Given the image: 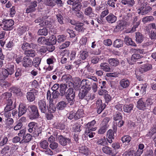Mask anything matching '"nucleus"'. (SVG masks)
Listing matches in <instances>:
<instances>
[{
    "label": "nucleus",
    "mask_w": 156,
    "mask_h": 156,
    "mask_svg": "<svg viewBox=\"0 0 156 156\" xmlns=\"http://www.w3.org/2000/svg\"><path fill=\"white\" fill-rule=\"evenodd\" d=\"M130 83V82L129 80L126 78L122 79L119 81L118 89L119 90L126 89L129 87Z\"/></svg>",
    "instance_id": "obj_8"
},
{
    "label": "nucleus",
    "mask_w": 156,
    "mask_h": 156,
    "mask_svg": "<svg viewBox=\"0 0 156 156\" xmlns=\"http://www.w3.org/2000/svg\"><path fill=\"white\" fill-rule=\"evenodd\" d=\"M139 10H140L138 12L139 14L144 15L151 11L152 10V8L149 6H147L144 7L143 9L142 8Z\"/></svg>",
    "instance_id": "obj_29"
},
{
    "label": "nucleus",
    "mask_w": 156,
    "mask_h": 156,
    "mask_svg": "<svg viewBox=\"0 0 156 156\" xmlns=\"http://www.w3.org/2000/svg\"><path fill=\"white\" fill-rule=\"evenodd\" d=\"M80 85L81 89L89 91L92 87L91 81L88 80H83L81 81Z\"/></svg>",
    "instance_id": "obj_11"
},
{
    "label": "nucleus",
    "mask_w": 156,
    "mask_h": 156,
    "mask_svg": "<svg viewBox=\"0 0 156 156\" xmlns=\"http://www.w3.org/2000/svg\"><path fill=\"white\" fill-rule=\"evenodd\" d=\"M123 155L125 156H136L135 151L129 150L125 151Z\"/></svg>",
    "instance_id": "obj_61"
},
{
    "label": "nucleus",
    "mask_w": 156,
    "mask_h": 156,
    "mask_svg": "<svg viewBox=\"0 0 156 156\" xmlns=\"http://www.w3.org/2000/svg\"><path fill=\"white\" fill-rule=\"evenodd\" d=\"M123 41L120 39H116L113 43V46L115 48H119L123 47Z\"/></svg>",
    "instance_id": "obj_28"
},
{
    "label": "nucleus",
    "mask_w": 156,
    "mask_h": 156,
    "mask_svg": "<svg viewBox=\"0 0 156 156\" xmlns=\"http://www.w3.org/2000/svg\"><path fill=\"white\" fill-rule=\"evenodd\" d=\"M14 24V21L12 19H4L2 23H0V26H3V29L5 31L10 30L13 28V25Z\"/></svg>",
    "instance_id": "obj_5"
},
{
    "label": "nucleus",
    "mask_w": 156,
    "mask_h": 156,
    "mask_svg": "<svg viewBox=\"0 0 156 156\" xmlns=\"http://www.w3.org/2000/svg\"><path fill=\"white\" fill-rule=\"evenodd\" d=\"M155 133H156V124H154L151 127L149 132L146 135V136H152Z\"/></svg>",
    "instance_id": "obj_39"
},
{
    "label": "nucleus",
    "mask_w": 156,
    "mask_h": 156,
    "mask_svg": "<svg viewBox=\"0 0 156 156\" xmlns=\"http://www.w3.org/2000/svg\"><path fill=\"white\" fill-rule=\"evenodd\" d=\"M66 106V104L65 101H61L58 102L56 105L58 109L59 110H63Z\"/></svg>",
    "instance_id": "obj_47"
},
{
    "label": "nucleus",
    "mask_w": 156,
    "mask_h": 156,
    "mask_svg": "<svg viewBox=\"0 0 156 156\" xmlns=\"http://www.w3.org/2000/svg\"><path fill=\"white\" fill-rule=\"evenodd\" d=\"M149 36L151 40L154 41L156 39V32L154 30H151L149 33Z\"/></svg>",
    "instance_id": "obj_64"
},
{
    "label": "nucleus",
    "mask_w": 156,
    "mask_h": 156,
    "mask_svg": "<svg viewBox=\"0 0 156 156\" xmlns=\"http://www.w3.org/2000/svg\"><path fill=\"white\" fill-rule=\"evenodd\" d=\"M38 92V91L35 89L30 90V91L28 92L26 94V98L28 101L30 102L34 101Z\"/></svg>",
    "instance_id": "obj_10"
},
{
    "label": "nucleus",
    "mask_w": 156,
    "mask_h": 156,
    "mask_svg": "<svg viewBox=\"0 0 156 156\" xmlns=\"http://www.w3.org/2000/svg\"><path fill=\"white\" fill-rule=\"evenodd\" d=\"M121 2L124 5H127L128 6H133L134 4L133 0H122Z\"/></svg>",
    "instance_id": "obj_58"
},
{
    "label": "nucleus",
    "mask_w": 156,
    "mask_h": 156,
    "mask_svg": "<svg viewBox=\"0 0 156 156\" xmlns=\"http://www.w3.org/2000/svg\"><path fill=\"white\" fill-rule=\"evenodd\" d=\"M35 51L32 49L25 50L24 52V54L26 55L25 57H27V58L34 57L35 55Z\"/></svg>",
    "instance_id": "obj_42"
},
{
    "label": "nucleus",
    "mask_w": 156,
    "mask_h": 156,
    "mask_svg": "<svg viewBox=\"0 0 156 156\" xmlns=\"http://www.w3.org/2000/svg\"><path fill=\"white\" fill-rule=\"evenodd\" d=\"M72 8L73 12L80 11L81 9L82 5L81 2H79L75 5H73Z\"/></svg>",
    "instance_id": "obj_50"
},
{
    "label": "nucleus",
    "mask_w": 156,
    "mask_h": 156,
    "mask_svg": "<svg viewBox=\"0 0 156 156\" xmlns=\"http://www.w3.org/2000/svg\"><path fill=\"white\" fill-rule=\"evenodd\" d=\"M76 117V118L78 119L81 117L84 116V112L82 109H79L77 111L75 112Z\"/></svg>",
    "instance_id": "obj_60"
},
{
    "label": "nucleus",
    "mask_w": 156,
    "mask_h": 156,
    "mask_svg": "<svg viewBox=\"0 0 156 156\" xmlns=\"http://www.w3.org/2000/svg\"><path fill=\"white\" fill-rule=\"evenodd\" d=\"M48 143L46 140H42L40 143V147L43 150L46 149L48 147Z\"/></svg>",
    "instance_id": "obj_54"
},
{
    "label": "nucleus",
    "mask_w": 156,
    "mask_h": 156,
    "mask_svg": "<svg viewBox=\"0 0 156 156\" xmlns=\"http://www.w3.org/2000/svg\"><path fill=\"white\" fill-rule=\"evenodd\" d=\"M71 87L67 90L65 96L68 102L70 104V105H71L74 104L75 101V93L72 87Z\"/></svg>",
    "instance_id": "obj_3"
},
{
    "label": "nucleus",
    "mask_w": 156,
    "mask_h": 156,
    "mask_svg": "<svg viewBox=\"0 0 156 156\" xmlns=\"http://www.w3.org/2000/svg\"><path fill=\"white\" fill-rule=\"evenodd\" d=\"M9 91L16 94H18L21 91V90L20 87L13 86L10 87Z\"/></svg>",
    "instance_id": "obj_35"
},
{
    "label": "nucleus",
    "mask_w": 156,
    "mask_h": 156,
    "mask_svg": "<svg viewBox=\"0 0 156 156\" xmlns=\"http://www.w3.org/2000/svg\"><path fill=\"white\" fill-rule=\"evenodd\" d=\"M131 51L134 53L132 55L130 60H128V61L129 64L132 65L139 59L143 57L142 55H140L139 54H143L144 51L143 50L139 49L132 48L131 49Z\"/></svg>",
    "instance_id": "obj_1"
},
{
    "label": "nucleus",
    "mask_w": 156,
    "mask_h": 156,
    "mask_svg": "<svg viewBox=\"0 0 156 156\" xmlns=\"http://www.w3.org/2000/svg\"><path fill=\"white\" fill-rule=\"evenodd\" d=\"M41 61V58L38 57H35L33 61V65L35 67H39Z\"/></svg>",
    "instance_id": "obj_49"
},
{
    "label": "nucleus",
    "mask_w": 156,
    "mask_h": 156,
    "mask_svg": "<svg viewBox=\"0 0 156 156\" xmlns=\"http://www.w3.org/2000/svg\"><path fill=\"white\" fill-rule=\"evenodd\" d=\"M132 137L128 135H125L122 136L121 140L123 143L129 144L131 140Z\"/></svg>",
    "instance_id": "obj_40"
},
{
    "label": "nucleus",
    "mask_w": 156,
    "mask_h": 156,
    "mask_svg": "<svg viewBox=\"0 0 156 156\" xmlns=\"http://www.w3.org/2000/svg\"><path fill=\"white\" fill-rule=\"evenodd\" d=\"M145 101V98H141L137 101L136 107L139 110L144 111L146 109L147 107Z\"/></svg>",
    "instance_id": "obj_12"
},
{
    "label": "nucleus",
    "mask_w": 156,
    "mask_h": 156,
    "mask_svg": "<svg viewBox=\"0 0 156 156\" xmlns=\"http://www.w3.org/2000/svg\"><path fill=\"white\" fill-rule=\"evenodd\" d=\"M107 141L110 144L112 142V140L114 139V133L112 129H109L107 131Z\"/></svg>",
    "instance_id": "obj_22"
},
{
    "label": "nucleus",
    "mask_w": 156,
    "mask_h": 156,
    "mask_svg": "<svg viewBox=\"0 0 156 156\" xmlns=\"http://www.w3.org/2000/svg\"><path fill=\"white\" fill-rule=\"evenodd\" d=\"M89 92V91L81 89L78 95L79 99L85 100L87 101V103L90 100H92L94 99L93 96H91V94Z\"/></svg>",
    "instance_id": "obj_4"
},
{
    "label": "nucleus",
    "mask_w": 156,
    "mask_h": 156,
    "mask_svg": "<svg viewBox=\"0 0 156 156\" xmlns=\"http://www.w3.org/2000/svg\"><path fill=\"white\" fill-rule=\"evenodd\" d=\"M84 23L80 22L78 23L75 26V29L79 33H83L85 30L84 27Z\"/></svg>",
    "instance_id": "obj_27"
},
{
    "label": "nucleus",
    "mask_w": 156,
    "mask_h": 156,
    "mask_svg": "<svg viewBox=\"0 0 156 156\" xmlns=\"http://www.w3.org/2000/svg\"><path fill=\"white\" fill-rule=\"evenodd\" d=\"M102 150L104 153L106 154L113 156H114L115 155L112 149L108 146H105L103 147L102 148Z\"/></svg>",
    "instance_id": "obj_21"
},
{
    "label": "nucleus",
    "mask_w": 156,
    "mask_h": 156,
    "mask_svg": "<svg viewBox=\"0 0 156 156\" xmlns=\"http://www.w3.org/2000/svg\"><path fill=\"white\" fill-rule=\"evenodd\" d=\"M56 19L58 21L61 25H63L64 24V18L63 16L60 13H58L56 15Z\"/></svg>",
    "instance_id": "obj_59"
},
{
    "label": "nucleus",
    "mask_w": 156,
    "mask_h": 156,
    "mask_svg": "<svg viewBox=\"0 0 156 156\" xmlns=\"http://www.w3.org/2000/svg\"><path fill=\"white\" fill-rule=\"evenodd\" d=\"M38 108L42 113H46L48 108V105L45 99L38 100L37 101Z\"/></svg>",
    "instance_id": "obj_6"
},
{
    "label": "nucleus",
    "mask_w": 156,
    "mask_h": 156,
    "mask_svg": "<svg viewBox=\"0 0 156 156\" xmlns=\"http://www.w3.org/2000/svg\"><path fill=\"white\" fill-rule=\"evenodd\" d=\"M108 62L109 64L113 66H118L119 63V61L116 58H110L108 60Z\"/></svg>",
    "instance_id": "obj_41"
},
{
    "label": "nucleus",
    "mask_w": 156,
    "mask_h": 156,
    "mask_svg": "<svg viewBox=\"0 0 156 156\" xmlns=\"http://www.w3.org/2000/svg\"><path fill=\"white\" fill-rule=\"evenodd\" d=\"M122 119V115L119 112H116L113 116V119L116 121Z\"/></svg>",
    "instance_id": "obj_48"
},
{
    "label": "nucleus",
    "mask_w": 156,
    "mask_h": 156,
    "mask_svg": "<svg viewBox=\"0 0 156 156\" xmlns=\"http://www.w3.org/2000/svg\"><path fill=\"white\" fill-rule=\"evenodd\" d=\"M117 17L112 13H110L106 17V20L109 23H115L117 20Z\"/></svg>",
    "instance_id": "obj_26"
},
{
    "label": "nucleus",
    "mask_w": 156,
    "mask_h": 156,
    "mask_svg": "<svg viewBox=\"0 0 156 156\" xmlns=\"http://www.w3.org/2000/svg\"><path fill=\"white\" fill-rule=\"evenodd\" d=\"M62 79L63 80L66 81L67 82H69V87H73V83L71 81L72 80V76L69 75H65L63 76Z\"/></svg>",
    "instance_id": "obj_30"
},
{
    "label": "nucleus",
    "mask_w": 156,
    "mask_h": 156,
    "mask_svg": "<svg viewBox=\"0 0 156 156\" xmlns=\"http://www.w3.org/2000/svg\"><path fill=\"white\" fill-rule=\"evenodd\" d=\"M28 108L27 105L25 103H20L19 106L18 116L21 117L25 114Z\"/></svg>",
    "instance_id": "obj_13"
},
{
    "label": "nucleus",
    "mask_w": 156,
    "mask_h": 156,
    "mask_svg": "<svg viewBox=\"0 0 156 156\" xmlns=\"http://www.w3.org/2000/svg\"><path fill=\"white\" fill-rule=\"evenodd\" d=\"M11 85V83H10L8 82L5 79H0V86L1 87L2 89L6 90Z\"/></svg>",
    "instance_id": "obj_19"
},
{
    "label": "nucleus",
    "mask_w": 156,
    "mask_h": 156,
    "mask_svg": "<svg viewBox=\"0 0 156 156\" xmlns=\"http://www.w3.org/2000/svg\"><path fill=\"white\" fill-rule=\"evenodd\" d=\"M28 132L30 133L33 132L35 134H39L41 133L40 129L38 128L37 123L34 122L29 123L28 125Z\"/></svg>",
    "instance_id": "obj_7"
},
{
    "label": "nucleus",
    "mask_w": 156,
    "mask_h": 156,
    "mask_svg": "<svg viewBox=\"0 0 156 156\" xmlns=\"http://www.w3.org/2000/svg\"><path fill=\"white\" fill-rule=\"evenodd\" d=\"M39 25L41 27L46 28H50L52 26V23L51 21H48V20H45V21L39 23Z\"/></svg>",
    "instance_id": "obj_44"
},
{
    "label": "nucleus",
    "mask_w": 156,
    "mask_h": 156,
    "mask_svg": "<svg viewBox=\"0 0 156 156\" xmlns=\"http://www.w3.org/2000/svg\"><path fill=\"white\" fill-rule=\"evenodd\" d=\"M59 88L60 96L62 97L65 96L66 93V90L67 88V84H60L59 86Z\"/></svg>",
    "instance_id": "obj_25"
},
{
    "label": "nucleus",
    "mask_w": 156,
    "mask_h": 156,
    "mask_svg": "<svg viewBox=\"0 0 156 156\" xmlns=\"http://www.w3.org/2000/svg\"><path fill=\"white\" fill-rule=\"evenodd\" d=\"M66 115L68 119L70 120H71L73 119H74L75 120H77V119L76 118V113L75 112L73 111L70 112L67 114Z\"/></svg>",
    "instance_id": "obj_56"
},
{
    "label": "nucleus",
    "mask_w": 156,
    "mask_h": 156,
    "mask_svg": "<svg viewBox=\"0 0 156 156\" xmlns=\"http://www.w3.org/2000/svg\"><path fill=\"white\" fill-rule=\"evenodd\" d=\"M152 68L151 64L147 63L141 65L139 71L142 73L151 70Z\"/></svg>",
    "instance_id": "obj_16"
},
{
    "label": "nucleus",
    "mask_w": 156,
    "mask_h": 156,
    "mask_svg": "<svg viewBox=\"0 0 156 156\" xmlns=\"http://www.w3.org/2000/svg\"><path fill=\"white\" fill-rule=\"evenodd\" d=\"M88 52L86 50H81L80 52L79 58L83 60H84L88 56Z\"/></svg>",
    "instance_id": "obj_43"
},
{
    "label": "nucleus",
    "mask_w": 156,
    "mask_h": 156,
    "mask_svg": "<svg viewBox=\"0 0 156 156\" xmlns=\"http://www.w3.org/2000/svg\"><path fill=\"white\" fill-rule=\"evenodd\" d=\"M143 40L144 37L141 33L138 32L136 33V41L137 43H141Z\"/></svg>",
    "instance_id": "obj_45"
},
{
    "label": "nucleus",
    "mask_w": 156,
    "mask_h": 156,
    "mask_svg": "<svg viewBox=\"0 0 156 156\" xmlns=\"http://www.w3.org/2000/svg\"><path fill=\"white\" fill-rule=\"evenodd\" d=\"M100 67L101 69L106 72H111L112 69L110 67L109 65L106 62H103L101 63Z\"/></svg>",
    "instance_id": "obj_23"
},
{
    "label": "nucleus",
    "mask_w": 156,
    "mask_h": 156,
    "mask_svg": "<svg viewBox=\"0 0 156 156\" xmlns=\"http://www.w3.org/2000/svg\"><path fill=\"white\" fill-rule=\"evenodd\" d=\"M48 29L47 28L44 27L42 28H41L38 30L37 34L39 35L46 36L48 35Z\"/></svg>",
    "instance_id": "obj_46"
},
{
    "label": "nucleus",
    "mask_w": 156,
    "mask_h": 156,
    "mask_svg": "<svg viewBox=\"0 0 156 156\" xmlns=\"http://www.w3.org/2000/svg\"><path fill=\"white\" fill-rule=\"evenodd\" d=\"M7 105L5 108V110H12L16 108V103L14 102L13 105V101L10 99H8L6 101Z\"/></svg>",
    "instance_id": "obj_18"
},
{
    "label": "nucleus",
    "mask_w": 156,
    "mask_h": 156,
    "mask_svg": "<svg viewBox=\"0 0 156 156\" xmlns=\"http://www.w3.org/2000/svg\"><path fill=\"white\" fill-rule=\"evenodd\" d=\"M107 5L108 6L114 8L118 6V2L117 0H108L107 2Z\"/></svg>",
    "instance_id": "obj_32"
},
{
    "label": "nucleus",
    "mask_w": 156,
    "mask_h": 156,
    "mask_svg": "<svg viewBox=\"0 0 156 156\" xmlns=\"http://www.w3.org/2000/svg\"><path fill=\"white\" fill-rule=\"evenodd\" d=\"M145 102L147 107L151 105L154 102V100L152 98L148 97L145 98Z\"/></svg>",
    "instance_id": "obj_57"
},
{
    "label": "nucleus",
    "mask_w": 156,
    "mask_h": 156,
    "mask_svg": "<svg viewBox=\"0 0 156 156\" xmlns=\"http://www.w3.org/2000/svg\"><path fill=\"white\" fill-rule=\"evenodd\" d=\"M84 13L85 15L91 17L93 14L92 9L90 6H89L84 9Z\"/></svg>",
    "instance_id": "obj_51"
},
{
    "label": "nucleus",
    "mask_w": 156,
    "mask_h": 156,
    "mask_svg": "<svg viewBox=\"0 0 156 156\" xmlns=\"http://www.w3.org/2000/svg\"><path fill=\"white\" fill-rule=\"evenodd\" d=\"M32 139V136L29 133H27L23 136V139L21 140L20 143H22L23 142L28 143Z\"/></svg>",
    "instance_id": "obj_37"
},
{
    "label": "nucleus",
    "mask_w": 156,
    "mask_h": 156,
    "mask_svg": "<svg viewBox=\"0 0 156 156\" xmlns=\"http://www.w3.org/2000/svg\"><path fill=\"white\" fill-rule=\"evenodd\" d=\"M83 126L78 122H76L73 125V130L75 132H80L83 129Z\"/></svg>",
    "instance_id": "obj_33"
},
{
    "label": "nucleus",
    "mask_w": 156,
    "mask_h": 156,
    "mask_svg": "<svg viewBox=\"0 0 156 156\" xmlns=\"http://www.w3.org/2000/svg\"><path fill=\"white\" fill-rule=\"evenodd\" d=\"M22 65L25 68L31 67L33 65V61L30 58L24 57L23 59Z\"/></svg>",
    "instance_id": "obj_15"
},
{
    "label": "nucleus",
    "mask_w": 156,
    "mask_h": 156,
    "mask_svg": "<svg viewBox=\"0 0 156 156\" xmlns=\"http://www.w3.org/2000/svg\"><path fill=\"white\" fill-rule=\"evenodd\" d=\"M153 152L151 148L147 149L144 152V156H153Z\"/></svg>",
    "instance_id": "obj_63"
},
{
    "label": "nucleus",
    "mask_w": 156,
    "mask_h": 156,
    "mask_svg": "<svg viewBox=\"0 0 156 156\" xmlns=\"http://www.w3.org/2000/svg\"><path fill=\"white\" fill-rule=\"evenodd\" d=\"M56 108L55 106L52 103H50L49 106H48L47 110L50 113H54L56 111Z\"/></svg>",
    "instance_id": "obj_62"
},
{
    "label": "nucleus",
    "mask_w": 156,
    "mask_h": 156,
    "mask_svg": "<svg viewBox=\"0 0 156 156\" xmlns=\"http://www.w3.org/2000/svg\"><path fill=\"white\" fill-rule=\"evenodd\" d=\"M133 105L132 104L125 105H124L123 107V110L126 113H130L133 110Z\"/></svg>",
    "instance_id": "obj_31"
},
{
    "label": "nucleus",
    "mask_w": 156,
    "mask_h": 156,
    "mask_svg": "<svg viewBox=\"0 0 156 156\" xmlns=\"http://www.w3.org/2000/svg\"><path fill=\"white\" fill-rule=\"evenodd\" d=\"M148 86L147 83L141 84L139 86H137L136 88L140 90V93L142 95H144L146 94V89Z\"/></svg>",
    "instance_id": "obj_20"
},
{
    "label": "nucleus",
    "mask_w": 156,
    "mask_h": 156,
    "mask_svg": "<svg viewBox=\"0 0 156 156\" xmlns=\"http://www.w3.org/2000/svg\"><path fill=\"white\" fill-rule=\"evenodd\" d=\"M57 138L60 144L62 146H65L69 144L71 142V139L65 136L60 135L57 136Z\"/></svg>",
    "instance_id": "obj_9"
},
{
    "label": "nucleus",
    "mask_w": 156,
    "mask_h": 156,
    "mask_svg": "<svg viewBox=\"0 0 156 156\" xmlns=\"http://www.w3.org/2000/svg\"><path fill=\"white\" fill-rule=\"evenodd\" d=\"M96 109L97 112L100 114L105 109L106 106L105 103H103L101 100H98L96 101Z\"/></svg>",
    "instance_id": "obj_14"
},
{
    "label": "nucleus",
    "mask_w": 156,
    "mask_h": 156,
    "mask_svg": "<svg viewBox=\"0 0 156 156\" xmlns=\"http://www.w3.org/2000/svg\"><path fill=\"white\" fill-rule=\"evenodd\" d=\"M79 152L86 156H88L90 153L89 149L86 146H83L80 147Z\"/></svg>",
    "instance_id": "obj_24"
},
{
    "label": "nucleus",
    "mask_w": 156,
    "mask_h": 156,
    "mask_svg": "<svg viewBox=\"0 0 156 156\" xmlns=\"http://www.w3.org/2000/svg\"><path fill=\"white\" fill-rule=\"evenodd\" d=\"M6 69L9 73V75H12L14 72V65L13 64L8 63L6 66Z\"/></svg>",
    "instance_id": "obj_38"
},
{
    "label": "nucleus",
    "mask_w": 156,
    "mask_h": 156,
    "mask_svg": "<svg viewBox=\"0 0 156 156\" xmlns=\"http://www.w3.org/2000/svg\"><path fill=\"white\" fill-rule=\"evenodd\" d=\"M107 141V138H105V136H104L103 138L99 139L97 141V143L99 145L105 146L108 144Z\"/></svg>",
    "instance_id": "obj_52"
},
{
    "label": "nucleus",
    "mask_w": 156,
    "mask_h": 156,
    "mask_svg": "<svg viewBox=\"0 0 156 156\" xmlns=\"http://www.w3.org/2000/svg\"><path fill=\"white\" fill-rule=\"evenodd\" d=\"M27 108L29 112V118L30 119H36L39 118L40 115L36 106L34 105H29Z\"/></svg>",
    "instance_id": "obj_2"
},
{
    "label": "nucleus",
    "mask_w": 156,
    "mask_h": 156,
    "mask_svg": "<svg viewBox=\"0 0 156 156\" xmlns=\"http://www.w3.org/2000/svg\"><path fill=\"white\" fill-rule=\"evenodd\" d=\"M108 128V127L101 124L98 133L100 134H103L106 132Z\"/></svg>",
    "instance_id": "obj_55"
},
{
    "label": "nucleus",
    "mask_w": 156,
    "mask_h": 156,
    "mask_svg": "<svg viewBox=\"0 0 156 156\" xmlns=\"http://www.w3.org/2000/svg\"><path fill=\"white\" fill-rule=\"evenodd\" d=\"M124 41L127 45H131L134 47L136 46V45L134 42L133 41L132 39L128 36L125 37L124 38Z\"/></svg>",
    "instance_id": "obj_34"
},
{
    "label": "nucleus",
    "mask_w": 156,
    "mask_h": 156,
    "mask_svg": "<svg viewBox=\"0 0 156 156\" xmlns=\"http://www.w3.org/2000/svg\"><path fill=\"white\" fill-rule=\"evenodd\" d=\"M147 0H139L138 4L139 5V9H143L147 5Z\"/></svg>",
    "instance_id": "obj_53"
},
{
    "label": "nucleus",
    "mask_w": 156,
    "mask_h": 156,
    "mask_svg": "<svg viewBox=\"0 0 156 156\" xmlns=\"http://www.w3.org/2000/svg\"><path fill=\"white\" fill-rule=\"evenodd\" d=\"M126 22L125 21H122L119 23L116 26L115 30L116 31H121L123 30L124 27L126 24Z\"/></svg>",
    "instance_id": "obj_36"
},
{
    "label": "nucleus",
    "mask_w": 156,
    "mask_h": 156,
    "mask_svg": "<svg viewBox=\"0 0 156 156\" xmlns=\"http://www.w3.org/2000/svg\"><path fill=\"white\" fill-rule=\"evenodd\" d=\"M96 123L94 120H92L87 123L85 126V130L86 132L87 131H94L96 129V128L94 127V125Z\"/></svg>",
    "instance_id": "obj_17"
}]
</instances>
